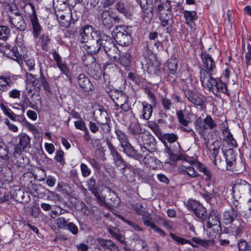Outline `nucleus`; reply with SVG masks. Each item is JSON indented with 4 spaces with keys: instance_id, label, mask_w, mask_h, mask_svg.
Listing matches in <instances>:
<instances>
[{
    "instance_id": "nucleus-1",
    "label": "nucleus",
    "mask_w": 251,
    "mask_h": 251,
    "mask_svg": "<svg viewBox=\"0 0 251 251\" xmlns=\"http://www.w3.org/2000/svg\"><path fill=\"white\" fill-rule=\"evenodd\" d=\"M81 42L85 43L82 48L90 54H96L100 50V44H99L101 39L99 32L92 26L86 25L82 27L79 31Z\"/></svg>"
},
{
    "instance_id": "nucleus-2",
    "label": "nucleus",
    "mask_w": 251,
    "mask_h": 251,
    "mask_svg": "<svg viewBox=\"0 0 251 251\" xmlns=\"http://www.w3.org/2000/svg\"><path fill=\"white\" fill-rule=\"evenodd\" d=\"M202 60V66L200 70L201 82L204 83L205 80L213 77L217 73L216 62L211 55L206 51H203L200 55Z\"/></svg>"
},
{
    "instance_id": "nucleus-3",
    "label": "nucleus",
    "mask_w": 251,
    "mask_h": 251,
    "mask_svg": "<svg viewBox=\"0 0 251 251\" xmlns=\"http://www.w3.org/2000/svg\"><path fill=\"white\" fill-rule=\"evenodd\" d=\"M202 86L209 91L212 92L215 95L219 93H223L228 97L230 96L229 90L227 84L224 82L221 77H211L209 79L205 80L204 83H201Z\"/></svg>"
},
{
    "instance_id": "nucleus-4",
    "label": "nucleus",
    "mask_w": 251,
    "mask_h": 251,
    "mask_svg": "<svg viewBox=\"0 0 251 251\" xmlns=\"http://www.w3.org/2000/svg\"><path fill=\"white\" fill-rule=\"evenodd\" d=\"M177 62L174 59H169L161 68V77L173 86L176 83Z\"/></svg>"
},
{
    "instance_id": "nucleus-5",
    "label": "nucleus",
    "mask_w": 251,
    "mask_h": 251,
    "mask_svg": "<svg viewBox=\"0 0 251 251\" xmlns=\"http://www.w3.org/2000/svg\"><path fill=\"white\" fill-rule=\"evenodd\" d=\"M185 205L192 214L195 219L200 222L204 223L207 218V212L206 208L199 201L195 200L189 199Z\"/></svg>"
},
{
    "instance_id": "nucleus-6",
    "label": "nucleus",
    "mask_w": 251,
    "mask_h": 251,
    "mask_svg": "<svg viewBox=\"0 0 251 251\" xmlns=\"http://www.w3.org/2000/svg\"><path fill=\"white\" fill-rule=\"evenodd\" d=\"M217 127V124L210 115H207L206 117L202 119L201 117L197 118L195 122V128L199 135L205 138L206 130L213 129Z\"/></svg>"
},
{
    "instance_id": "nucleus-7",
    "label": "nucleus",
    "mask_w": 251,
    "mask_h": 251,
    "mask_svg": "<svg viewBox=\"0 0 251 251\" xmlns=\"http://www.w3.org/2000/svg\"><path fill=\"white\" fill-rule=\"evenodd\" d=\"M113 36L116 42L122 46H127L132 42L131 35L124 26H117L113 31Z\"/></svg>"
},
{
    "instance_id": "nucleus-8",
    "label": "nucleus",
    "mask_w": 251,
    "mask_h": 251,
    "mask_svg": "<svg viewBox=\"0 0 251 251\" xmlns=\"http://www.w3.org/2000/svg\"><path fill=\"white\" fill-rule=\"evenodd\" d=\"M109 96L117 106H119L125 111H127L130 109L128 98L122 91L111 90L109 93Z\"/></svg>"
},
{
    "instance_id": "nucleus-9",
    "label": "nucleus",
    "mask_w": 251,
    "mask_h": 251,
    "mask_svg": "<svg viewBox=\"0 0 251 251\" xmlns=\"http://www.w3.org/2000/svg\"><path fill=\"white\" fill-rule=\"evenodd\" d=\"M206 227L212 228V232L219 231L222 227L220 222V217L219 212L215 210H211L207 213Z\"/></svg>"
},
{
    "instance_id": "nucleus-10",
    "label": "nucleus",
    "mask_w": 251,
    "mask_h": 251,
    "mask_svg": "<svg viewBox=\"0 0 251 251\" xmlns=\"http://www.w3.org/2000/svg\"><path fill=\"white\" fill-rule=\"evenodd\" d=\"M224 155L226 162V170L239 173L236 168L237 155L234 151L230 149L224 152Z\"/></svg>"
},
{
    "instance_id": "nucleus-11",
    "label": "nucleus",
    "mask_w": 251,
    "mask_h": 251,
    "mask_svg": "<svg viewBox=\"0 0 251 251\" xmlns=\"http://www.w3.org/2000/svg\"><path fill=\"white\" fill-rule=\"evenodd\" d=\"M246 223L241 219H237V223L231 224L227 227V231L236 238L241 237L246 226Z\"/></svg>"
},
{
    "instance_id": "nucleus-12",
    "label": "nucleus",
    "mask_w": 251,
    "mask_h": 251,
    "mask_svg": "<svg viewBox=\"0 0 251 251\" xmlns=\"http://www.w3.org/2000/svg\"><path fill=\"white\" fill-rule=\"evenodd\" d=\"M107 144L110 151V154L112 155L114 164L117 167H123L124 169H125L126 167V164L122 155L119 153L115 147L109 140H107Z\"/></svg>"
},
{
    "instance_id": "nucleus-13",
    "label": "nucleus",
    "mask_w": 251,
    "mask_h": 251,
    "mask_svg": "<svg viewBox=\"0 0 251 251\" xmlns=\"http://www.w3.org/2000/svg\"><path fill=\"white\" fill-rule=\"evenodd\" d=\"M186 25L191 29H196V21L198 19L197 13L195 10H185L182 12Z\"/></svg>"
},
{
    "instance_id": "nucleus-14",
    "label": "nucleus",
    "mask_w": 251,
    "mask_h": 251,
    "mask_svg": "<svg viewBox=\"0 0 251 251\" xmlns=\"http://www.w3.org/2000/svg\"><path fill=\"white\" fill-rule=\"evenodd\" d=\"M142 1V19L146 23L151 21L153 16V0Z\"/></svg>"
},
{
    "instance_id": "nucleus-15",
    "label": "nucleus",
    "mask_w": 251,
    "mask_h": 251,
    "mask_svg": "<svg viewBox=\"0 0 251 251\" xmlns=\"http://www.w3.org/2000/svg\"><path fill=\"white\" fill-rule=\"evenodd\" d=\"M183 91L188 101L193 103L195 106H202L203 105L202 99L194 90L186 89L183 86Z\"/></svg>"
},
{
    "instance_id": "nucleus-16",
    "label": "nucleus",
    "mask_w": 251,
    "mask_h": 251,
    "mask_svg": "<svg viewBox=\"0 0 251 251\" xmlns=\"http://www.w3.org/2000/svg\"><path fill=\"white\" fill-rule=\"evenodd\" d=\"M165 146L170 161L175 162L178 160H181L180 152L182 149L178 142L175 144L174 148H172L171 147H169L166 144H165Z\"/></svg>"
},
{
    "instance_id": "nucleus-17",
    "label": "nucleus",
    "mask_w": 251,
    "mask_h": 251,
    "mask_svg": "<svg viewBox=\"0 0 251 251\" xmlns=\"http://www.w3.org/2000/svg\"><path fill=\"white\" fill-rule=\"evenodd\" d=\"M142 151H145L146 152L154 151L156 141L152 135L144 133L142 135Z\"/></svg>"
},
{
    "instance_id": "nucleus-18",
    "label": "nucleus",
    "mask_w": 251,
    "mask_h": 251,
    "mask_svg": "<svg viewBox=\"0 0 251 251\" xmlns=\"http://www.w3.org/2000/svg\"><path fill=\"white\" fill-rule=\"evenodd\" d=\"M153 151H147L146 152L145 151H142V157L144 156L142 161L144 162L145 165L147 167L154 169L156 168L157 166V159L153 156Z\"/></svg>"
},
{
    "instance_id": "nucleus-19",
    "label": "nucleus",
    "mask_w": 251,
    "mask_h": 251,
    "mask_svg": "<svg viewBox=\"0 0 251 251\" xmlns=\"http://www.w3.org/2000/svg\"><path fill=\"white\" fill-rule=\"evenodd\" d=\"M142 69L144 71H146L150 75H156L161 77V68H160V64L157 62L153 63L151 60H149L147 62V64L144 65L142 63Z\"/></svg>"
},
{
    "instance_id": "nucleus-20",
    "label": "nucleus",
    "mask_w": 251,
    "mask_h": 251,
    "mask_svg": "<svg viewBox=\"0 0 251 251\" xmlns=\"http://www.w3.org/2000/svg\"><path fill=\"white\" fill-rule=\"evenodd\" d=\"M30 137L25 133H22L19 135V143L15 149V152L19 153L25 148L30 147Z\"/></svg>"
},
{
    "instance_id": "nucleus-21",
    "label": "nucleus",
    "mask_w": 251,
    "mask_h": 251,
    "mask_svg": "<svg viewBox=\"0 0 251 251\" xmlns=\"http://www.w3.org/2000/svg\"><path fill=\"white\" fill-rule=\"evenodd\" d=\"M11 24L18 29L24 31L26 28V24L22 16L20 14H14L10 17Z\"/></svg>"
},
{
    "instance_id": "nucleus-22",
    "label": "nucleus",
    "mask_w": 251,
    "mask_h": 251,
    "mask_svg": "<svg viewBox=\"0 0 251 251\" xmlns=\"http://www.w3.org/2000/svg\"><path fill=\"white\" fill-rule=\"evenodd\" d=\"M94 114L97 122L100 124L104 125L108 128H109L108 123L110 121V118L107 112L105 110L99 109L96 110Z\"/></svg>"
},
{
    "instance_id": "nucleus-23",
    "label": "nucleus",
    "mask_w": 251,
    "mask_h": 251,
    "mask_svg": "<svg viewBox=\"0 0 251 251\" xmlns=\"http://www.w3.org/2000/svg\"><path fill=\"white\" fill-rule=\"evenodd\" d=\"M107 195H105L106 203H107V208L110 206L117 207L120 204V200L116 193L111 189H107Z\"/></svg>"
},
{
    "instance_id": "nucleus-24",
    "label": "nucleus",
    "mask_w": 251,
    "mask_h": 251,
    "mask_svg": "<svg viewBox=\"0 0 251 251\" xmlns=\"http://www.w3.org/2000/svg\"><path fill=\"white\" fill-rule=\"evenodd\" d=\"M171 12L167 11L158 12L160 24L162 27L172 25L174 23L173 16L171 15Z\"/></svg>"
},
{
    "instance_id": "nucleus-25",
    "label": "nucleus",
    "mask_w": 251,
    "mask_h": 251,
    "mask_svg": "<svg viewBox=\"0 0 251 251\" xmlns=\"http://www.w3.org/2000/svg\"><path fill=\"white\" fill-rule=\"evenodd\" d=\"M77 80L79 87L85 91L88 92L92 90L93 85L90 82L89 79L84 74H79Z\"/></svg>"
},
{
    "instance_id": "nucleus-26",
    "label": "nucleus",
    "mask_w": 251,
    "mask_h": 251,
    "mask_svg": "<svg viewBox=\"0 0 251 251\" xmlns=\"http://www.w3.org/2000/svg\"><path fill=\"white\" fill-rule=\"evenodd\" d=\"M29 17L33 30L34 37L37 38L41 33L42 27L39 25L37 16L34 10L32 14L30 15Z\"/></svg>"
},
{
    "instance_id": "nucleus-27",
    "label": "nucleus",
    "mask_w": 251,
    "mask_h": 251,
    "mask_svg": "<svg viewBox=\"0 0 251 251\" xmlns=\"http://www.w3.org/2000/svg\"><path fill=\"white\" fill-rule=\"evenodd\" d=\"M156 4V9L157 12L163 11H172L171 3L170 0H154Z\"/></svg>"
},
{
    "instance_id": "nucleus-28",
    "label": "nucleus",
    "mask_w": 251,
    "mask_h": 251,
    "mask_svg": "<svg viewBox=\"0 0 251 251\" xmlns=\"http://www.w3.org/2000/svg\"><path fill=\"white\" fill-rule=\"evenodd\" d=\"M100 44V50L101 47L103 48V50L106 52L116 45H115L113 40L110 37L103 35L101 37L100 41L99 43Z\"/></svg>"
},
{
    "instance_id": "nucleus-29",
    "label": "nucleus",
    "mask_w": 251,
    "mask_h": 251,
    "mask_svg": "<svg viewBox=\"0 0 251 251\" xmlns=\"http://www.w3.org/2000/svg\"><path fill=\"white\" fill-rule=\"evenodd\" d=\"M237 212L233 206L229 210L225 211L223 214L224 222L226 225L231 224L236 217Z\"/></svg>"
},
{
    "instance_id": "nucleus-30",
    "label": "nucleus",
    "mask_w": 251,
    "mask_h": 251,
    "mask_svg": "<svg viewBox=\"0 0 251 251\" xmlns=\"http://www.w3.org/2000/svg\"><path fill=\"white\" fill-rule=\"evenodd\" d=\"M223 133L225 137L224 140L228 143L230 147L236 148L238 147L237 143L234 139L227 126L223 129Z\"/></svg>"
},
{
    "instance_id": "nucleus-31",
    "label": "nucleus",
    "mask_w": 251,
    "mask_h": 251,
    "mask_svg": "<svg viewBox=\"0 0 251 251\" xmlns=\"http://www.w3.org/2000/svg\"><path fill=\"white\" fill-rule=\"evenodd\" d=\"M143 223L145 226L147 227H150L151 229L153 230L154 232L158 233L161 237H164L166 236V232L156 226L151 218L150 217L148 219L144 220Z\"/></svg>"
},
{
    "instance_id": "nucleus-32",
    "label": "nucleus",
    "mask_w": 251,
    "mask_h": 251,
    "mask_svg": "<svg viewBox=\"0 0 251 251\" xmlns=\"http://www.w3.org/2000/svg\"><path fill=\"white\" fill-rule=\"evenodd\" d=\"M116 9L126 17L130 18L132 16V11L130 7L124 2L119 1L116 5Z\"/></svg>"
},
{
    "instance_id": "nucleus-33",
    "label": "nucleus",
    "mask_w": 251,
    "mask_h": 251,
    "mask_svg": "<svg viewBox=\"0 0 251 251\" xmlns=\"http://www.w3.org/2000/svg\"><path fill=\"white\" fill-rule=\"evenodd\" d=\"M158 33L156 31H152L149 33L148 37L149 39L150 40V41L147 42V44L146 47H144V48H147V49L149 50L150 48L152 47V46H159L160 44V42L158 40Z\"/></svg>"
},
{
    "instance_id": "nucleus-34",
    "label": "nucleus",
    "mask_w": 251,
    "mask_h": 251,
    "mask_svg": "<svg viewBox=\"0 0 251 251\" xmlns=\"http://www.w3.org/2000/svg\"><path fill=\"white\" fill-rule=\"evenodd\" d=\"M102 24L106 27H110L113 25V20L110 13L108 10H104L101 14Z\"/></svg>"
},
{
    "instance_id": "nucleus-35",
    "label": "nucleus",
    "mask_w": 251,
    "mask_h": 251,
    "mask_svg": "<svg viewBox=\"0 0 251 251\" xmlns=\"http://www.w3.org/2000/svg\"><path fill=\"white\" fill-rule=\"evenodd\" d=\"M197 169L200 172L203 173L205 176V181L210 182L212 180V174L211 171L206 167V166L201 162H197Z\"/></svg>"
},
{
    "instance_id": "nucleus-36",
    "label": "nucleus",
    "mask_w": 251,
    "mask_h": 251,
    "mask_svg": "<svg viewBox=\"0 0 251 251\" xmlns=\"http://www.w3.org/2000/svg\"><path fill=\"white\" fill-rule=\"evenodd\" d=\"M4 54L8 57L11 58L13 60L18 61L21 59V55L19 52L17 47H13L10 49L2 50Z\"/></svg>"
},
{
    "instance_id": "nucleus-37",
    "label": "nucleus",
    "mask_w": 251,
    "mask_h": 251,
    "mask_svg": "<svg viewBox=\"0 0 251 251\" xmlns=\"http://www.w3.org/2000/svg\"><path fill=\"white\" fill-rule=\"evenodd\" d=\"M142 118L148 120L151 116L152 113V108L154 106L151 103H148L144 101L142 102Z\"/></svg>"
},
{
    "instance_id": "nucleus-38",
    "label": "nucleus",
    "mask_w": 251,
    "mask_h": 251,
    "mask_svg": "<svg viewBox=\"0 0 251 251\" xmlns=\"http://www.w3.org/2000/svg\"><path fill=\"white\" fill-rule=\"evenodd\" d=\"M121 147L123 148L124 152L127 156L137 159L138 155H137V151L129 142Z\"/></svg>"
},
{
    "instance_id": "nucleus-39",
    "label": "nucleus",
    "mask_w": 251,
    "mask_h": 251,
    "mask_svg": "<svg viewBox=\"0 0 251 251\" xmlns=\"http://www.w3.org/2000/svg\"><path fill=\"white\" fill-rule=\"evenodd\" d=\"M170 236L171 238L176 242V244L179 245H183L186 244H188L192 246H194L193 245V243L190 240H187L186 239L179 237L176 235V234L173 233L172 232L170 233Z\"/></svg>"
},
{
    "instance_id": "nucleus-40",
    "label": "nucleus",
    "mask_w": 251,
    "mask_h": 251,
    "mask_svg": "<svg viewBox=\"0 0 251 251\" xmlns=\"http://www.w3.org/2000/svg\"><path fill=\"white\" fill-rule=\"evenodd\" d=\"M11 81L9 78L3 75L0 76V90L3 92L8 90L11 86Z\"/></svg>"
},
{
    "instance_id": "nucleus-41",
    "label": "nucleus",
    "mask_w": 251,
    "mask_h": 251,
    "mask_svg": "<svg viewBox=\"0 0 251 251\" xmlns=\"http://www.w3.org/2000/svg\"><path fill=\"white\" fill-rule=\"evenodd\" d=\"M190 241L195 243L193 244L194 246H192L193 247H198L201 246L205 248H208L210 246L209 240H202L198 237H193Z\"/></svg>"
},
{
    "instance_id": "nucleus-42",
    "label": "nucleus",
    "mask_w": 251,
    "mask_h": 251,
    "mask_svg": "<svg viewBox=\"0 0 251 251\" xmlns=\"http://www.w3.org/2000/svg\"><path fill=\"white\" fill-rule=\"evenodd\" d=\"M212 235L215 239H217L219 242V244L221 246H226L229 244V241L227 239H223V233L222 230L219 231H215L213 232Z\"/></svg>"
},
{
    "instance_id": "nucleus-43",
    "label": "nucleus",
    "mask_w": 251,
    "mask_h": 251,
    "mask_svg": "<svg viewBox=\"0 0 251 251\" xmlns=\"http://www.w3.org/2000/svg\"><path fill=\"white\" fill-rule=\"evenodd\" d=\"M219 151V147H214L211 151V154L213 157V164L215 166H216L218 170H223V166H222L220 164L218 163V152Z\"/></svg>"
},
{
    "instance_id": "nucleus-44",
    "label": "nucleus",
    "mask_w": 251,
    "mask_h": 251,
    "mask_svg": "<svg viewBox=\"0 0 251 251\" xmlns=\"http://www.w3.org/2000/svg\"><path fill=\"white\" fill-rule=\"evenodd\" d=\"M115 133L121 147L129 142L127 136L123 131L117 129Z\"/></svg>"
},
{
    "instance_id": "nucleus-45",
    "label": "nucleus",
    "mask_w": 251,
    "mask_h": 251,
    "mask_svg": "<svg viewBox=\"0 0 251 251\" xmlns=\"http://www.w3.org/2000/svg\"><path fill=\"white\" fill-rule=\"evenodd\" d=\"M131 56L128 53H124L122 54H119V58L117 61L124 67H128L130 63Z\"/></svg>"
},
{
    "instance_id": "nucleus-46",
    "label": "nucleus",
    "mask_w": 251,
    "mask_h": 251,
    "mask_svg": "<svg viewBox=\"0 0 251 251\" xmlns=\"http://www.w3.org/2000/svg\"><path fill=\"white\" fill-rule=\"evenodd\" d=\"M237 246L239 251H251V244H250L245 239L238 240Z\"/></svg>"
},
{
    "instance_id": "nucleus-47",
    "label": "nucleus",
    "mask_w": 251,
    "mask_h": 251,
    "mask_svg": "<svg viewBox=\"0 0 251 251\" xmlns=\"http://www.w3.org/2000/svg\"><path fill=\"white\" fill-rule=\"evenodd\" d=\"M90 218L93 221H99L100 220L101 213L99 208L95 206H92L90 210Z\"/></svg>"
},
{
    "instance_id": "nucleus-48",
    "label": "nucleus",
    "mask_w": 251,
    "mask_h": 251,
    "mask_svg": "<svg viewBox=\"0 0 251 251\" xmlns=\"http://www.w3.org/2000/svg\"><path fill=\"white\" fill-rule=\"evenodd\" d=\"M106 53L110 59L115 61H117L119 58V50L116 46L114 47H112V48L106 52Z\"/></svg>"
},
{
    "instance_id": "nucleus-49",
    "label": "nucleus",
    "mask_w": 251,
    "mask_h": 251,
    "mask_svg": "<svg viewBox=\"0 0 251 251\" xmlns=\"http://www.w3.org/2000/svg\"><path fill=\"white\" fill-rule=\"evenodd\" d=\"M50 39L49 37L46 35H42L39 37V40L37 41V44L42 47V48L44 50H47V45L49 43Z\"/></svg>"
},
{
    "instance_id": "nucleus-50",
    "label": "nucleus",
    "mask_w": 251,
    "mask_h": 251,
    "mask_svg": "<svg viewBox=\"0 0 251 251\" xmlns=\"http://www.w3.org/2000/svg\"><path fill=\"white\" fill-rule=\"evenodd\" d=\"M8 150L4 143L0 137V157L6 159L8 158Z\"/></svg>"
},
{
    "instance_id": "nucleus-51",
    "label": "nucleus",
    "mask_w": 251,
    "mask_h": 251,
    "mask_svg": "<svg viewBox=\"0 0 251 251\" xmlns=\"http://www.w3.org/2000/svg\"><path fill=\"white\" fill-rule=\"evenodd\" d=\"M144 93L146 94L150 101V103L154 105V107L156 106V99L152 92L148 87H145L144 89Z\"/></svg>"
},
{
    "instance_id": "nucleus-52",
    "label": "nucleus",
    "mask_w": 251,
    "mask_h": 251,
    "mask_svg": "<svg viewBox=\"0 0 251 251\" xmlns=\"http://www.w3.org/2000/svg\"><path fill=\"white\" fill-rule=\"evenodd\" d=\"M10 33V29L6 26H0V39L6 40Z\"/></svg>"
},
{
    "instance_id": "nucleus-53",
    "label": "nucleus",
    "mask_w": 251,
    "mask_h": 251,
    "mask_svg": "<svg viewBox=\"0 0 251 251\" xmlns=\"http://www.w3.org/2000/svg\"><path fill=\"white\" fill-rule=\"evenodd\" d=\"M247 51L245 54V63L247 67L251 66V44L248 43L247 47Z\"/></svg>"
},
{
    "instance_id": "nucleus-54",
    "label": "nucleus",
    "mask_w": 251,
    "mask_h": 251,
    "mask_svg": "<svg viewBox=\"0 0 251 251\" xmlns=\"http://www.w3.org/2000/svg\"><path fill=\"white\" fill-rule=\"evenodd\" d=\"M176 115L178 121L181 124L186 126H187L188 125L189 122V121L184 119V113L182 110L176 111Z\"/></svg>"
},
{
    "instance_id": "nucleus-55",
    "label": "nucleus",
    "mask_w": 251,
    "mask_h": 251,
    "mask_svg": "<svg viewBox=\"0 0 251 251\" xmlns=\"http://www.w3.org/2000/svg\"><path fill=\"white\" fill-rule=\"evenodd\" d=\"M96 198V200L98 203H99L101 206L107 207V203H106V197L101 195L98 191L93 193Z\"/></svg>"
},
{
    "instance_id": "nucleus-56",
    "label": "nucleus",
    "mask_w": 251,
    "mask_h": 251,
    "mask_svg": "<svg viewBox=\"0 0 251 251\" xmlns=\"http://www.w3.org/2000/svg\"><path fill=\"white\" fill-rule=\"evenodd\" d=\"M163 138L170 144H176V140L178 139V137L176 134L174 133H165L163 135ZM175 145V144H174V145Z\"/></svg>"
},
{
    "instance_id": "nucleus-57",
    "label": "nucleus",
    "mask_w": 251,
    "mask_h": 251,
    "mask_svg": "<svg viewBox=\"0 0 251 251\" xmlns=\"http://www.w3.org/2000/svg\"><path fill=\"white\" fill-rule=\"evenodd\" d=\"M54 223L58 229H64L67 225V220L63 217H59L54 220Z\"/></svg>"
},
{
    "instance_id": "nucleus-58",
    "label": "nucleus",
    "mask_w": 251,
    "mask_h": 251,
    "mask_svg": "<svg viewBox=\"0 0 251 251\" xmlns=\"http://www.w3.org/2000/svg\"><path fill=\"white\" fill-rule=\"evenodd\" d=\"M98 243L104 249H109L110 246L112 245V241L110 240L98 238L97 239Z\"/></svg>"
},
{
    "instance_id": "nucleus-59",
    "label": "nucleus",
    "mask_w": 251,
    "mask_h": 251,
    "mask_svg": "<svg viewBox=\"0 0 251 251\" xmlns=\"http://www.w3.org/2000/svg\"><path fill=\"white\" fill-rule=\"evenodd\" d=\"M0 108L11 120L15 121V114L9 108H7L3 104H0Z\"/></svg>"
},
{
    "instance_id": "nucleus-60",
    "label": "nucleus",
    "mask_w": 251,
    "mask_h": 251,
    "mask_svg": "<svg viewBox=\"0 0 251 251\" xmlns=\"http://www.w3.org/2000/svg\"><path fill=\"white\" fill-rule=\"evenodd\" d=\"M130 130L133 135L140 134L141 132V128L140 124L138 123H132L130 126Z\"/></svg>"
},
{
    "instance_id": "nucleus-61",
    "label": "nucleus",
    "mask_w": 251,
    "mask_h": 251,
    "mask_svg": "<svg viewBox=\"0 0 251 251\" xmlns=\"http://www.w3.org/2000/svg\"><path fill=\"white\" fill-rule=\"evenodd\" d=\"M57 16L58 17L59 24L61 26L68 27L70 25V22L69 17L66 18V16L64 15H61L60 17H58V15H57Z\"/></svg>"
},
{
    "instance_id": "nucleus-62",
    "label": "nucleus",
    "mask_w": 251,
    "mask_h": 251,
    "mask_svg": "<svg viewBox=\"0 0 251 251\" xmlns=\"http://www.w3.org/2000/svg\"><path fill=\"white\" fill-rule=\"evenodd\" d=\"M184 174L188 175L190 177L194 178L199 176L198 173L195 170L194 168L192 167H188L183 170Z\"/></svg>"
},
{
    "instance_id": "nucleus-63",
    "label": "nucleus",
    "mask_w": 251,
    "mask_h": 251,
    "mask_svg": "<svg viewBox=\"0 0 251 251\" xmlns=\"http://www.w3.org/2000/svg\"><path fill=\"white\" fill-rule=\"evenodd\" d=\"M80 167L81 174L83 177H86L91 174V169L85 164L81 163Z\"/></svg>"
},
{
    "instance_id": "nucleus-64",
    "label": "nucleus",
    "mask_w": 251,
    "mask_h": 251,
    "mask_svg": "<svg viewBox=\"0 0 251 251\" xmlns=\"http://www.w3.org/2000/svg\"><path fill=\"white\" fill-rule=\"evenodd\" d=\"M17 163H18V165L21 167H24L29 162V159L27 157H24L23 154L19 155L18 156H17Z\"/></svg>"
}]
</instances>
